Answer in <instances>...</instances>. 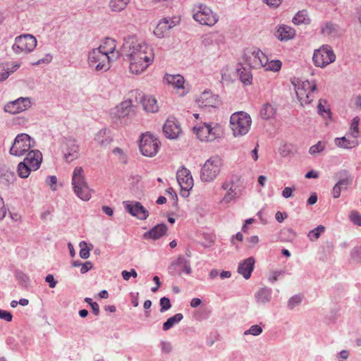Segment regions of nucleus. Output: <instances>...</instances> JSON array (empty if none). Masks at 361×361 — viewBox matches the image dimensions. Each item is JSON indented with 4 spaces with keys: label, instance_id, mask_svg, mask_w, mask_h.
I'll use <instances>...</instances> for the list:
<instances>
[{
    "label": "nucleus",
    "instance_id": "1",
    "mask_svg": "<svg viewBox=\"0 0 361 361\" xmlns=\"http://www.w3.org/2000/svg\"><path fill=\"white\" fill-rule=\"evenodd\" d=\"M123 51L128 63V71L133 75H140L154 60L153 47L134 35L124 38Z\"/></svg>",
    "mask_w": 361,
    "mask_h": 361
},
{
    "label": "nucleus",
    "instance_id": "2",
    "mask_svg": "<svg viewBox=\"0 0 361 361\" xmlns=\"http://www.w3.org/2000/svg\"><path fill=\"white\" fill-rule=\"evenodd\" d=\"M192 132L200 141L212 142L222 137L224 128L217 123H203L195 126Z\"/></svg>",
    "mask_w": 361,
    "mask_h": 361
},
{
    "label": "nucleus",
    "instance_id": "3",
    "mask_svg": "<svg viewBox=\"0 0 361 361\" xmlns=\"http://www.w3.org/2000/svg\"><path fill=\"white\" fill-rule=\"evenodd\" d=\"M292 84L301 106L307 105L313 101L317 92L315 81L301 80L295 78L292 80Z\"/></svg>",
    "mask_w": 361,
    "mask_h": 361
},
{
    "label": "nucleus",
    "instance_id": "4",
    "mask_svg": "<svg viewBox=\"0 0 361 361\" xmlns=\"http://www.w3.org/2000/svg\"><path fill=\"white\" fill-rule=\"evenodd\" d=\"M251 116L245 111H237L230 117V128L235 137L247 135L252 125Z\"/></svg>",
    "mask_w": 361,
    "mask_h": 361
},
{
    "label": "nucleus",
    "instance_id": "5",
    "mask_svg": "<svg viewBox=\"0 0 361 361\" xmlns=\"http://www.w3.org/2000/svg\"><path fill=\"white\" fill-rule=\"evenodd\" d=\"M42 161V154L39 150H30L27 156L18 164L17 173L22 178H27L32 171H37Z\"/></svg>",
    "mask_w": 361,
    "mask_h": 361
},
{
    "label": "nucleus",
    "instance_id": "6",
    "mask_svg": "<svg viewBox=\"0 0 361 361\" xmlns=\"http://www.w3.org/2000/svg\"><path fill=\"white\" fill-rule=\"evenodd\" d=\"M193 18L202 25L212 27L219 21V16L207 6L199 4L193 8Z\"/></svg>",
    "mask_w": 361,
    "mask_h": 361
},
{
    "label": "nucleus",
    "instance_id": "7",
    "mask_svg": "<svg viewBox=\"0 0 361 361\" xmlns=\"http://www.w3.org/2000/svg\"><path fill=\"white\" fill-rule=\"evenodd\" d=\"M222 166V160L218 156L208 159L201 169L200 178L203 182H212L219 175Z\"/></svg>",
    "mask_w": 361,
    "mask_h": 361
},
{
    "label": "nucleus",
    "instance_id": "8",
    "mask_svg": "<svg viewBox=\"0 0 361 361\" xmlns=\"http://www.w3.org/2000/svg\"><path fill=\"white\" fill-rule=\"evenodd\" d=\"M242 60L250 68L260 69L266 64L267 56L258 48L248 47L244 49Z\"/></svg>",
    "mask_w": 361,
    "mask_h": 361
},
{
    "label": "nucleus",
    "instance_id": "9",
    "mask_svg": "<svg viewBox=\"0 0 361 361\" xmlns=\"http://www.w3.org/2000/svg\"><path fill=\"white\" fill-rule=\"evenodd\" d=\"M88 65L95 71L106 72L111 66L113 61L98 49H92L88 54Z\"/></svg>",
    "mask_w": 361,
    "mask_h": 361
},
{
    "label": "nucleus",
    "instance_id": "10",
    "mask_svg": "<svg viewBox=\"0 0 361 361\" xmlns=\"http://www.w3.org/2000/svg\"><path fill=\"white\" fill-rule=\"evenodd\" d=\"M160 142L159 139L149 133L141 135L139 142V149L141 154L147 157H154L159 151Z\"/></svg>",
    "mask_w": 361,
    "mask_h": 361
},
{
    "label": "nucleus",
    "instance_id": "11",
    "mask_svg": "<svg viewBox=\"0 0 361 361\" xmlns=\"http://www.w3.org/2000/svg\"><path fill=\"white\" fill-rule=\"evenodd\" d=\"M30 135L26 133L18 134L9 149V153L14 157H22L30 151L33 145Z\"/></svg>",
    "mask_w": 361,
    "mask_h": 361
},
{
    "label": "nucleus",
    "instance_id": "12",
    "mask_svg": "<svg viewBox=\"0 0 361 361\" xmlns=\"http://www.w3.org/2000/svg\"><path fill=\"white\" fill-rule=\"evenodd\" d=\"M312 60L316 66L324 68L336 60V55L331 47L323 45L314 51Z\"/></svg>",
    "mask_w": 361,
    "mask_h": 361
},
{
    "label": "nucleus",
    "instance_id": "13",
    "mask_svg": "<svg viewBox=\"0 0 361 361\" xmlns=\"http://www.w3.org/2000/svg\"><path fill=\"white\" fill-rule=\"evenodd\" d=\"M37 46L36 38L30 34L22 35L15 39L12 49L16 54H27L34 50Z\"/></svg>",
    "mask_w": 361,
    "mask_h": 361
},
{
    "label": "nucleus",
    "instance_id": "14",
    "mask_svg": "<svg viewBox=\"0 0 361 361\" xmlns=\"http://www.w3.org/2000/svg\"><path fill=\"white\" fill-rule=\"evenodd\" d=\"M106 56L115 62L120 56V51L117 48L116 39L111 37H106L101 41L99 46L97 48Z\"/></svg>",
    "mask_w": 361,
    "mask_h": 361
},
{
    "label": "nucleus",
    "instance_id": "15",
    "mask_svg": "<svg viewBox=\"0 0 361 361\" xmlns=\"http://www.w3.org/2000/svg\"><path fill=\"white\" fill-rule=\"evenodd\" d=\"M169 270L171 274H178L179 276L182 274L189 275L192 273L190 261L182 255L178 256L171 262L169 266Z\"/></svg>",
    "mask_w": 361,
    "mask_h": 361
},
{
    "label": "nucleus",
    "instance_id": "16",
    "mask_svg": "<svg viewBox=\"0 0 361 361\" xmlns=\"http://www.w3.org/2000/svg\"><path fill=\"white\" fill-rule=\"evenodd\" d=\"M31 104L28 97H20L13 102H8L4 106V111L11 114H16L28 109Z\"/></svg>",
    "mask_w": 361,
    "mask_h": 361
},
{
    "label": "nucleus",
    "instance_id": "17",
    "mask_svg": "<svg viewBox=\"0 0 361 361\" xmlns=\"http://www.w3.org/2000/svg\"><path fill=\"white\" fill-rule=\"evenodd\" d=\"M62 152L66 161L71 162L77 159L79 153V146L72 138H65L62 142Z\"/></svg>",
    "mask_w": 361,
    "mask_h": 361
},
{
    "label": "nucleus",
    "instance_id": "18",
    "mask_svg": "<svg viewBox=\"0 0 361 361\" xmlns=\"http://www.w3.org/2000/svg\"><path fill=\"white\" fill-rule=\"evenodd\" d=\"M177 180L182 190H185L186 192H189L194 185L191 173L185 167H182L178 170Z\"/></svg>",
    "mask_w": 361,
    "mask_h": 361
},
{
    "label": "nucleus",
    "instance_id": "19",
    "mask_svg": "<svg viewBox=\"0 0 361 361\" xmlns=\"http://www.w3.org/2000/svg\"><path fill=\"white\" fill-rule=\"evenodd\" d=\"M163 132L167 138L176 139L180 134L181 128L174 118H169L163 126Z\"/></svg>",
    "mask_w": 361,
    "mask_h": 361
},
{
    "label": "nucleus",
    "instance_id": "20",
    "mask_svg": "<svg viewBox=\"0 0 361 361\" xmlns=\"http://www.w3.org/2000/svg\"><path fill=\"white\" fill-rule=\"evenodd\" d=\"M176 25V23L169 18L160 20L154 30V34L159 39L164 38L169 31Z\"/></svg>",
    "mask_w": 361,
    "mask_h": 361
},
{
    "label": "nucleus",
    "instance_id": "21",
    "mask_svg": "<svg viewBox=\"0 0 361 361\" xmlns=\"http://www.w3.org/2000/svg\"><path fill=\"white\" fill-rule=\"evenodd\" d=\"M165 80L173 88L176 89V91L180 96H183L186 94L187 90L184 85L185 80L182 75H166L165 76Z\"/></svg>",
    "mask_w": 361,
    "mask_h": 361
},
{
    "label": "nucleus",
    "instance_id": "22",
    "mask_svg": "<svg viewBox=\"0 0 361 361\" xmlns=\"http://www.w3.org/2000/svg\"><path fill=\"white\" fill-rule=\"evenodd\" d=\"M126 209L133 216L144 220L149 215L147 210L140 202L127 203L125 206Z\"/></svg>",
    "mask_w": 361,
    "mask_h": 361
},
{
    "label": "nucleus",
    "instance_id": "23",
    "mask_svg": "<svg viewBox=\"0 0 361 361\" xmlns=\"http://www.w3.org/2000/svg\"><path fill=\"white\" fill-rule=\"evenodd\" d=\"M275 36L281 42L288 41L295 37V31L291 27L282 24L276 27Z\"/></svg>",
    "mask_w": 361,
    "mask_h": 361
},
{
    "label": "nucleus",
    "instance_id": "24",
    "mask_svg": "<svg viewBox=\"0 0 361 361\" xmlns=\"http://www.w3.org/2000/svg\"><path fill=\"white\" fill-rule=\"evenodd\" d=\"M200 106H216L219 104L218 97L209 91H204L197 99Z\"/></svg>",
    "mask_w": 361,
    "mask_h": 361
},
{
    "label": "nucleus",
    "instance_id": "25",
    "mask_svg": "<svg viewBox=\"0 0 361 361\" xmlns=\"http://www.w3.org/2000/svg\"><path fill=\"white\" fill-rule=\"evenodd\" d=\"M168 228L166 224H159L154 226L149 231L143 234V238L145 240H157L162 237L167 231Z\"/></svg>",
    "mask_w": 361,
    "mask_h": 361
},
{
    "label": "nucleus",
    "instance_id": "26",
    "mask_svg": "<svg viewBox=\"0 0 361 361\" xmlns=\"http://www.w3.org/2000/svg\"><path fill=\"white\" fill-rule=\"evenodd\" d=\"M259 116L264 121L274 119L277 114V106L274 104L264 103L259 109Z\"/></svg>",
    "mask_w": 361,
    "mask_h": 361
},
{
    "label": "nucleus",
    "instance_id": "27",
    "mask_svg": "<svg viewBox=\"0 0 361 361\" xmlns=\"http://www.w3.org/2000/svg\"><path fill=\"white\" fill-rule=\"evenodd\" d=\"M113 139L110 131L107 129H102L94 135L95 142L101 147L106 148L109 147Z\"/></svg>",
    "mask_w": 361,
    "mask_h": 361
},
{
    "label": "nucleus",
    "instance_id": "28",
    "mask_svg": "<svg viewBox=\"0 0 361 361\" xmlns=\"http://www.w3.org/2000/svg\"><path fill=\"white\" fill-rule=\"evenodd\" d=\"M255 259L253 257H248L240 262L238 267V271L243 275L245 279H248L254 269Z\"/></svg>",
    "mask_w": 361,
    "mask_h": 361
},
{
    "label": "nucleus",
    "instance_id": "29",
    "mask_svg": "<svg viewBox=\"0 0 361 361\" xmlns=\"http://www.w3.org/2000/svg\"><path fill=\"white\" fill-rule=\"evenodd\" d=\"M132 106V102L130 99H126L121 103H120L118 106L111 110V114L115 117H124L127 116L130 111Z\"/></svg>",
    "mask_w": 361,
    "mask_h": 361
},
{
    "label": "nucleus",
    "instance_id": "30",
    "mask_svg": "<svg viewBox=\"0 0 361 361\" xmlns=\"http://www.w3.org/2000/svg\"><path fill=\"white\" fill-rule=\"evenodd\" d=\"M20 63L16 61L0 65V81L6 80L9 75L18 70Z\"/></svg>",
    "mask_w": 361,
    "mask_h": 361
},
{
    "label": "nucleus",
    "instance_id": "31",
    "mask_svg": "<svg viewBox=\"0 0 361 361\" xmlns=\"http://www.w3.org/2000/svg\"><path fill=\"white\" fill-rule=\"evenodd\" d=\"M73 189L77 197L83 201H88L92 197V190L87 183L73 186Z\"/></svg>",
    "mask_w": 361,
    "mask_h": 361
},
{
    "label": "nucleus",
    "instance_id": "32",
    "mask_svg": "<svg viewBox=\"0 0 361 361\" xmlns=\"http://www.w3.org/2000/svg\"><path fill=\"white\" fill-rule=\"evenodd\" d=\"M335 145L338 147L343 148V149H352L354 148L359 145V141L357 138L350 139L349 137H336L334 140Z\"/></svg>",
    "mask_w": 361,
    "mask_h": 361
},
{
    "label": "nucleus",
    "instance_id": "33",
    "mask_svg": "<svg viewBox=\"0 0 361 361\" xmlns=\"http://www.w3.org/2000/svg\"><path fill=\"white\" fill-rule=\"evenodd\" d=\"M85 172L82 166H76L72 173L71 183L73 187L87 183Z\"/></svg>",
    "mask_w": 361,
    "mask_h": 361
},
{
    "label": "nucleus",
    "instance_id": "34",
    "mask_svg": "<svg viewBox=\"0 0 361 361\" xmlns=\"http://www.w3.org/2000/svg\"><path fill=\"white\" fill-rule=\"evenodd\" d=\"M142 104L145 111L154 113L159 109L157 99L150 95L143 97Z\"/></svg>",
    "mask_w": 361,
    "mask_h": 361
},
{
    "label": "nucleus",
    "instance_id": "35",
    "mask_svg": "<svg viewBox=\"0 0 361 361\" xmlns=\"http://www.w3.org/2000/svg\"><path fill=\"white\" fill-rule=\"evenodd\" d=\"M130 2V0H110L109 7L111 11L118 13L124 11Z\"/></svg>",
    "mask_w": 361,
    "mask_h": 361
},
{
    "label": "nucleus",
    "instance_id": "36",
    "mask_svg": "<svg viewBox=\"0 0 361 361\" xmlns=\"http://www.w3.org/2000/svg\"><path fill=\"white\" fill-rule=\"evenodd\" d=\"M317 109L319 114L322 116L324 118H331V113L330 107L326 100L319 99L317 105Z\"/></svg>",
    "mask_w": 361,
    "mask_h": 361
},
{
    "label": "nucleus",
    "instance_id": "37",
    "mask_svg": "<svg viewBox=\"0 0 361 361\" xmlns=\"http://www.w3.org/2000/svg\"><path fill=\"white\" fill-rule=\"evenodd\" d=\"M282 67V62L280 60H271L269 61L268 58L267 57L266 64H264L262 68H264L266 71H272V72H279Z\"/></svg>",
    "mask_w": 361,
    "mask_h": 361
},
{
    "label": "nucleus",
    "instance_id": "38",
    "mask_svg": "<svg viewBox=\"0 0 361 361\" xmlns=\"http://www.w3.org/2000/svg\"><path fill=\"white\" fill-rule=\"evenodd\" d=\"M183 318L180 313L176 314L173 317H169L163 324V329L167 331L173 327L176 324L180 322Z\"/></svg>",
    "mask_w": 361,
    "mask_h": 361
},
{
    "label": "nucleus",
    "instance_id": "39",
    "mask_svg": "<svg viewBox=\"0 0 361 361\" xmlns=\"http://www.w3.org/2000/svg\"><path fill=\"white\" fill-rule=\"evenodd\" d=\"M293 23L295 25L308 24L310 19L307 17V11L305 10L298 11L293 18Z\"/></svg>",
    "mask_w": 361,
    "mask_h": 361
},
{
    "label": "nucleus",
    "instance_id": "40",
    "mask_svg": "<svg viewBox=\"0 0 361 361\" xmlns=\"http://www.w3.org/2000/svg\"><path fill=\"white\" fill-rule=\"evenodd\" d=\"M238 75L240 77V81L245 85H251L252 81V73L245 70V68H241L238 70Z\"/></svg>",
    "mask_w": 361,
    "mask_h": 361
},
{
    "label": "nucleus",
    "instance_id": "41",
    "mask_svg": "<svg viewBox=\"0 0 361 361\" xmlns=\"http://www.w3.org/2000/svg\"><path fill=\"white\" fill-rule=\"evenodd\" d=\"M359 123L360 118L358 116H355L352 120L350 127L349 128V135L353 138H357L359 137Z\"/></svg>",
    "mask_w": 361,
    "mask_h": 361
},
{
    "label": "nucleus",
    "instance_id": "42",
    "mask_svg": "<svg viewBox=\"0 0 361 361\" xmlns=\"http://www.w3.org/2000/svg\"><path fill=\"white\" fill-rule=\"evenodd\" d=\"M255 297L258 302L265 303L270 299V291L268 289L262 288L256 293Z\"/></svg>",
    "mask_w": 361,
    "mask_h": 361
},
{
    "label": "nucleus",
    "instance_id": "43",
    "mask_svg": "<svg viewBox=\"0 0 361 361\" xmlns=\"http://www.w3.org/2000/svg\"><path fill=\"white\" fill-rule=\"evenodd\" d=\"M336 32V26L331 23H326L321 30V32L324 36H331Z\"/></svg>",
    "mask_w": 361,
    "mask_h": 361
},
{
    "label": "nucleus",
    "instance_id": "44",
    "mask_svg": "<svg viewBox=\"0 0 361 361\" xmlns=\"http://www.w3.org/2000/svg\"><path fill=\"white\" fill-rule=\"evenodd\" d=\"M324 230V226L319 225L316 228L312 229L309 232L308 238L311 241H314L319 238L321 233H323Z\"/></svg>",
    "mask_w": 361,
    "mask_h": 361
},
{
    "label": "nucleus",
    "instance_id": "45",
    "mask_svg": "<svg viewBox=\"0 0 361 361\" xmlns=\"http://www.w3.org/2000/svg\"><path fill=\"white\" fill-rule=\"evenodd\" d=\"M325 145L324 142L319 141L316 145L310 147L309 152L312 155H316L324 149Z\"/></svg>",
    "mask_w": 361,
    "mask_h": 361
},
{
    "label": "nucleus",
    "instance_id": "46",
    "mask_svg": "<svg viewBox=\"0 0 361 361\" xmlns=\"http://www.w3.org/2000/svg\"><path fill=\"white\" fill-rule=\"evenodd\" d=\"M237 193L233 190L232 188H230L229 190L226 192L225 195L223 197L221 200V202L224 203H229L231 201L234 200L236 197Z\"/></svg>",
    "mask_w": 361,
    "mask_h": 361
},
{
    "label": "nucleus",
    "instance_id": "47",
    "mask_svg": "<svg viewBox=\"0 0 361 361\" xmlns=\"http://www.w3.org/2000/svg\"><path fill=\"white\" fill-rule=\"evenodd\" d=\"M80 257L82 259H87L90 257V249L88 248V247H87V244L85 242L82 241L80 243Z\"/></svg>",
    "mask_w": 361,
    "mask_h": 361
},
{
    "label": "nucleus",
    "instance_id": "48",
    "mask_svg": "<svg viewBox=\"0 0 361 361\" xmlns=\"http://www.w3.org/2000/svg\"><path fill=\"white\" fill-rule=\"evenodd\" d=\"M160 312H164L169 310L171 307V302L168 298L163 297L160 299Z\"/></svg>",
    "mask_w": 361,
    "mask_h": 361
},
{
    "label": "nucleus",
    "instance_id": "49",
    "mask_svg": "<svg viewBox=\"0 0 361 361\" xmlns=\"http://www.w3.org/2000/svg\"><path fill=\"white\" fill-rule=\"evenodd\" d=\"M350 219L353 224L357 226H361V215L357 212H351L350 214Z\"/></svg>",
    "mask_w": 361,
    "mask_h": 361
},
{
    "label": "nucleus",
    "instance_id": "50",
    "mask_svg": "<svg viewBox=\"0 0 361 361\" xmlns=\"http://www.w3.org/2000/svg\"><path fill=\"white\" fill-rule=\"evenodd\" d=\"M262 331L261 326L258 325L252 326L247 331L245 332V334H252L253 336H258Z\"/></svg>",
    "mask_w": 361,
    "mask_h": 361
},
{
    "label": "nucleus",
    "instance_id": "51",
    "mask_svg": "<svg viewBox=\"0 0 361 361\" xmlns=\"http://www.w3.org/2000/svg\"><path fill=\"white\" fill-rule=\"evenodd\" d=\"M353 178L350 176H348L345 178L340 180L337 184L339 185L341 188H346L349 185L352 183Z\"/></svg>",
    "mask_w": 361,
    "mask_h": 361
},
{
    "label": "nucleus",
    "instance_id": "52",
    "mask_svg": "<svg viewBox=\"0 0 361 361\" xmlns=\"http://www.w3.org/2000/svg\"><path fill=\"white\" fill-rule=\"evenodd\" d=\"M302 300V298L300 296L295 295L294 297H292L289 301H288V306L290 308L294 307L296 305L299 304Z\"/></svg>",
    "mask_w": 361,
    "mask_h": 361
},
{
    "label": "nucleus",
    "instance_id": "53",
    "mask_svg": "<svg viewBox=\"0 0 361 361\" xmlns=\"http://www.w3.org/2000/svg\"><path fill=\"white\" fill-rule=\"evenodd\" d=\"M6 214V209L5 207L3 198L0 196V221L2 220Z\"/></svg>",
    "mask_w": 361,
    "mask_h": 361
},
{
    "label": "nucleus",
    "instance_id": "54",
    "mask_svg": "<svg viewBox=\"0 0 361 361\" xmlns=\"http://www.w3.org/2000/svg\"><path fill=\"white\" fill-rule=\"evenodd\" d=\"M12 314L5 310H0V318L4 319L7 322H11L12 320Z\"/></svg>",
    "mask_w": 361,
    "mask_h": 361
},
{
    "label": "nucleus",
    "instance_id": "55",
    "mask_svg": "<svg viewBox=\"0 0 361 361\" xmlns=\"http://www.w3.org/2000/svg\"><path fill=\"white\" fill-rule=\"evenodd\" d=\"M46 182L47 185H49L53 190H55V188H54V186L57 183V178L55 176H49L47 177Z\"/></svg>",
    "mask_w": 361,
    "mask_h": 361
},
{
    "label": "nucleus",
    "instance_id": "56",
    "mask_svg": "<svg viewBox=\"0 0 361 361\" xmlns=\"http://www.w3.org/2000/svg\"><path fill=\"white\" fill-rule=\"evenodd\" d=\"M295 190L294 188L286 187L282 191V195L285 198H288L292 196L293 192Z\"/></svg>",
    "mask_w": 361,
    "mask_h": 361
},
{
    "label": "nucleus",
    "instance_id": "57",
    "mask_svg": "<svg viewBox=\"0 0 361 361\" xmlns=\"http://www.w3.org/2000/svg\"><path fill=\"white\" fill-rule=\"evenodd\" d=\"M341 188L337 183L334 185L332 190V195L334 198H338L341 195Z\"/></svg>",
    "mask_w": 361,
    "mask_h": 361
},
{
    "label": "nucleus",
    "instance_id": "58",
    "mask_svg": "<svg viewBox=\"0 0 361 361\" xmlns=\"http://www.w3.org/2000/svg\"><path fill=\"white\" fill-rule=\"evenodd\" d=\"M92 263L90 262H86L82 264V267L80 269V272L82 274H85L87 271H88L89 270L92 269Z\"/></svg>",
    "mask_w": 361,
    "mask_h": 361
},
{
    "label": "nucleus",
    "instance_id": "59",
    "mask_svg": "<svg viewBox=\"0 0 361 361\" xmlns=\"http://www.w3.org/2000/svg\"><path fill=\"white\" fill-rule=\"evenodd\" d=\"M46 281L49 283L50 288H54L56 285V281L54 280V276L48 274L45 279Z\"/></svg>",
    "mask_w": 361,
    "mask_h": 361
},
{
    "label": "nucleus",
    "instance_id": "60",
    "mask_svg": "<svg viewBox=\"0 0 361 361\" xmlns=\"http://www.w3.org/2000/svg\"><path fill=\"white\" fill-rule=\"evenodd\" d=\"M283 275V272L281 271H276L273 272L272 276L269 278V281L271 282H275L277 281L278 277Z\"/></svg>",
    "mask_w": 361,
    "mask_h": 361
},
{
    "label": "nucleus",
    "instance_id": "61",
    "mask_svg": "<svg viewBox=\"0 0 361 361\" xmlns=\"http://www.w3.org/2000/svg\"><path fill=\"white\" fill-rule=\"evenodd\" d=\"M265 3L273 7H277L281 4V0H264Z\"/></svg>",
    "mask_w": 361,
    "mask_h": 361
},
{
    "label": "nucleus",
    "instance_id": "62",
    "mask_svg": "<svg viewBox=\"0 0 361 361\" xmlns=\"http://www.w3.org/2000/svg\"><path fill=\"white\" fill-rule=\"evenodd\" d=\"M247 241L251 246H254L258 243L259 238L257 235H252L247 239Z\"/></svg>",
    "mask_w": 361,
    "mask_h": 361
},
{
    "label": "nucleus",
    "instance_id": "63",
    "mask_svg": "<svg viewBox=\"0 0 361 361\" xmlns=\"http://www.w3.org/2000/svg\"><path fill=\"white\" fill-rule=\"evenodd\" d=\"M275 216H276V219L279 222H282L285 219V218H286L287 215L286 214H283L281 212H277L276 213Z\"/></svg>",
    "mask_w": 361,
    "mask_h": 361
},
{
    "label": "nucleus",
    "instance_id": "64",
    "mask_svg": "<svg viewBox=\"0 0 361 361\" xmlns=\"http://www.w3.org/2000/svg\"><path fill=\"white\" fill-rule=\"evenodd\" d=\"M319 177L318 173L314 171H310L305 174L306 178H317Z\"/></svg>",
    "mask_w": 361,
    "mask_h": 361
}]
</instances>
